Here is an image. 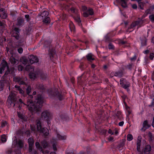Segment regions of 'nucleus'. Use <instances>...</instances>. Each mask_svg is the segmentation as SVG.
I'll return each mask as SVG.
<instances>
[{"label": "nucleus", "mask_w": 154, "mask_h": 154, "mask_svg": "<svg viewBox=\"0 0 154 154\" xmlns=\"http://www.w3.org/2000/svg\"><path fill=\"white\" fill-rule=\"evenodd\" d=\"M0 17L3 19H5L7 17L6 14L4 11V9L2 8H1L0 10Z\"/></svg>", "instance_id": "nucleus-26"}, {"label": "nucleus", "mask_w": 154, "mask_h": 154, "mask_svg": "<svg viewBox=\"0 0 154 154\" xmlns=\"http://www.w3.org/2000/svg\"><path fill=\"white\" fill-rule=\"evenodd\" d=\"M126 43H127V42H126L125 41H123L122 40H121L119 42V43L120 44H121L122 45L125 44Z\"/></svg>", "instance_id": "nucleus-62"}, {"label": "nucleus", "mask_w": 154, "mask_h": 154, "mask_svg": "<svg viewBox=\"0 0 154 154\" xmlns=\"http://www.w3.org/2000/svg\"><path fill=\"white\" fill-rule=\"evenodd\" d=\"M4 86L3 83L1 82H0V91L2 90Z\"/></svg>", "instance_id": "nucleus-60"}, {"label": "nucleus", "mask_w": 154, "mask_h": 154, "mask_svg": "<svg viewBox=\"0 0 154 154\" xmlns=\"http://www.w3.org/2000/svg\"><path fill=\"white\" fill-rule=\"evenodd\" d=\"M149 18L150 20L152 22L154 23V14H152L150 15L149 17Z\"/></svg>", "instance_id": "nucleus-53"}, {"label": "nucleus", "mask_w": 154, "mask_h": 154, "mask_svg": "<svg viewBox=\"0 0 154 154\" xmlns=\"http://www.w3.org/2000/svg\"><path fill=\"white\" fill-rule=\"evenodd\" d=\"M119 2L123 8H125L127 7V0H119Z\"/></svg>", "instance_id": "nucleus-29"}, {"label": "nucleus", "mask_w": 154, "mask_h": 154, "mask_svg": "<svg viewBox=\"0 0 154 154\" xmlns=\"http://www.w3.org/2000/svg\"><path fill=\"white\" fill-rule=\"evenodd\" d=\"M138 9L141 10L143 9L144 4L143 3L141 2V0L140 2H138Z\"/></svg>", "instance_id": "nucleus-38"}, {"label": "nucleus", "mask_w": 154, "mask_h": 154, "mask_svg": "<svg viewBox=\"0 0 154 154\" xmlns=\"http://www.w3.org/2000/svg\"><path fill=\"white\" fill-rule=\"evenodd\" d=\"M132 63H129L128 65L125 66V67L126 69H127L130 70H131L132 68Z\"/></svg>", "instance_id": "nucleus-45"}, {"label": "nucleus", "mask_w": 154, "mask_h": 154, "mask_svg": "<svg viewBox=\"0 0 154 154\" xmlns=\"http://www.w3.org/2000/svg\"><path fill=\"white\" fill-rule=\"evenodd\" d=\"M92 56L93 55L91 53L88 54L86 55L87 59L88 61L91 62L92 61L94 60V59L93 57Z\"/></svg>", "instance_id": "nucleus-32"}, {"label": "nucleus", "mask_w": 154, "mask_h": 154, "mask_svg": "<svg viewBox=\"0 0 154 154\" xmlns=\"http://www.w3.org/2000/svg\"><path fill=\"white\" fill-rule=\"evenodd\" d=\"M60 117L61 119L64 120H67L68 118L67 116L64 113L60 114Z\"/></svg>", "instance_id": "nucleus-35"}, {"label": "nucleus", "mask_w": 154, "mask_h": 154, "mask_svg": "<svg viewBox=\"0 0 154 154\" xmlns=\"http://www.w3.org/2000/svg\"><path fill=\"white\" fill-rule=\"evenodd\" d=\"M47 76V74L44 72H42L40 74L41 78L43 80H46Z\"/></svg>", "instance_id": "nucleus-40"}, {"label": "nucleus", "mask_w": 154, "mask_h": 154, "mask_svg": "<svg viewBox=\"0 0 154 154\" xmlns=\"http://www.w3.org/2000/svg\"><path fill=\"white\" fill-rule=\"evenodd\" d=\"M124 122L123 121H122L120 122L119 123L118 125L120 126H122L124 124Z\"/></svg>", "instance_id": "nucleus-63"}, {"label": "nucleus", "mask_w": 154, "mask_h": 154, "mask_svg": "<svg viewBox=\"0 0 154 154\" xmlns=\"http://www.w3.org/2000/svg\"><path fill=\"white\" fill-rule=\"evenodd\" d=\"M56 133L57 134V137L59 140H65L66 138V135H61L60 134L59 132L57 131Z\"/></svg>", "instance_id": "nucleus-25"}, {"label": "nucleus", "mask_w": 154, "mask_h": 154, "mask_svg": "<svg viewBox=\"0 0 154 154\" xmlns=\"http://www.w3.org/2000/svg\"><path fill=\"white\" fill-rule=\"evenodd\" d=\"M17 98L16 96L13 94H10L7 101V104L8 107L11 106L14 107L16 103H20V104L23 103V102L21 99H19L18 101L17 102Z\"/></svg>", "instance_id": "nucleus-4"}, {"label": "nucleus", "mask_w": 154, "mask_h": 154, "mask_svg": "<svg viewBox=\"0 0 154 154\" xmlns=\"http://www.w3.org/2000/svg\"><path fill=\"white\" fill-rule=\"evenodd\" d=\"M86 149V152L81 151L78 154H91V153L90 152V148L89 147H87Z\"/></svg>", "instance_id": "nucleus-33"}, {"label": "nucleus", "mask_w": 154, "mask_h": 154, "mask_svg": "<svg viewBox=\"0 0 154 154\" xmlns=\"http://www.w3.org/2000/svg\"><path fill=\"white\" fill-rule=\"evenodd\" d=\"M17 51L19 53L21 54L23 52V49L22 48L20 47L18 48Z\"/></svg>", "instance_id": "nucleus-61"}, {"label": "nucleus", "mask_w": 154, "mask_h": 154, "mask_svg": "<svg viewBox=\"0 0 154 154\" xmlns=\"http://www.w3.org/2000/svg\"><path fill=\"white\" fill-rule=\"evenodd\" d=\"M113 35H111V33H109L106 35L105 37V40L106 42L109 43L111 42L112 41V37L113 36Z\"/></svg>", "instance_id": "nucleus-22"}, {"label": "nucleus", "mask_w": 154, "mask_h": 154, "mask_svg": "<svg viewBox=\"0 0 154 154\" xmlns=\"http://www.w3.org/2000/svg\"><path fill=\"white\" fill-rule=\"evenodd\" d=\"M32 69V68L31 66L30 65H27L25 68L26 70L27 71H30L31 69Z\"/></svg>", "instance_id": "nucleus-54"}, {"label": "nucleus", "mask_w": 154, "mask_h": 154, "mask_svg": "<svg viewBox=\"0 0 154 154\" xmlns=\"http://www.w3.org/2000/svg\"><path fill=\"white\" fill-rule=\"evenodd\" d=\"M87 74L86 73L84 72L81 76L78 78V82L79 85H83L87 82Z\"/></svg>", "instance_id": "nucleus-15"}, {"label": "nucleus", "mask_w": 154, "mask_h": 154, "mask_svg": "<svg viewBox=\"0 0 154 154\" xmlns=\"http://www.w3.org/2000/svg\"><path fill=\"white\" fill-rule=\"evenodd\" d=\"M154 13V5L150 6L149 8L147 9L145 12V14L147 16L149 14Z\"/></svg>", "instance_id": "nucleus-21"}, {"label": "nucleus", "mask_w": 154, "mask_h": 154, "mask_svg": "<svg viewBox=\"0 0 154 154\" xmlns=\"http://www.w3.org/2000/svg\"><path fill=\"white\" fill-rule=\"evenodd\" d=\"M6 154H11L13 152V150L11 149H8L6 150Z\"/></svg>", "instance_id": "nucleus-52"}, {"label": "nucleus", "mask_w": 154, "mask_h": 154, "mask_svg": "<svg viewBox=\"0 0 154 154\" xmlns=\"http://www.w3.org/2000/svg\"><path fill=\"white\" fill-rule=\"evenodd\" d=\"M36 147L39 150L41 151L43 153H44L45 150L43 148L45 149L48 146V144L47 142L45 140L42 142L41 146L40 145L38 142H36L35 143Z\"/></svg>", "instance_id": "nucleus-13"}, {"label": "nucleus", "mask_w": 154, "mask_h": 154, "mask_svg": "<svg viewBox=\"0 0 154 154\" xmlns=\"http://www.w3.org/2000/svg\"><path fill=\"white\" fill-rule=\"evenodd\" d=\"M151 147L149 145H147L146 146L144 150V154H149L151 150Z\"/></svg>", "instance_id": "nucleus-24"}, {"label": "nucleus", "mask_w": 154, "mask_h": 154, "mask_svg": "<svg viewBox=\"0 0 154 154\" xmlns=\"http://www.w3.org/2000/svg\"><path fill=\"white\" fill-rule=\"evenodd\" d=\"M25 17L26 19V20L27 22H29L30 21V18L29 17V14H26L25 15Z\"/></svg>", "instance_id": "nucleus-55"}, {"label": "nucleus", "mask_w": 154, "mask_h": 154, "mask_svg": "<svg viewBox=\"0 0 154 154\" xmlns=\"http://www.w3.org/2000/svg\"><path fill=\"white\" fill-rule=\"evenodd\" d=\"M12 73V69L9 67L8 68L6 69V70L5 71V73L4 75L2 76V78L4 80L7 79V77H8V75L9 74H10Z\"/></svg>", "instance_id": "nucleus-20"}, {"label": "nucleus", "mask_w": 154, "mask_h": 154, "mask_svg": "<svg viewBox=\"0 0 154 154\" xmlns=\"http://www.w3.org/2000/svg\"><path fill=\"white\" fill-rule=\"evenodd\" d=\"M20 31L21 29L19 28L16 27L14 28H12L11 33V36L13 37L14 38L17 40H19V42L20 43H22L23 42L21 40H20Z\"/></svg>", "instance_id": "nucleus-6"}, {"label": "nucleus", "mask_w": 154, "mask_h": 154, "mask_svg": "<svg viewBox=\"0 0 154 154\" xmlns=\"http://www.w3.org/2000/svg\"><path fill=\"white\" fill-rule=\"evenodd\" d=\"M12 146L13 147L17 148L18 150H20L24 146V142L20 139L17 140L15 138L12 142Z\"/></svg>", "instance_id": "nucleus-10"}, {"label": "nucleus", "mask_w": 154, "mask_h": 154, "mask_svg": "<svg viewBox=\"0 0 154 154\" xmlns=\"http://www.w3.org/2000/svg\"><path fill=\"white\" fill-rule=\"evenodd\" d=\"M14 81L20 85H24V90L20 86L16 85L15 88H17L20 94L24 97H27V104L28 108L30 111L38 112L41 110L43 103V99L41 94L37 95L34 102L33 96L29 94L31 92L32 88L31 86L27 83V79L26 77L16 76L14 78Z\"/></svg>", "instance_id": "nucleus-1"}, {"label": "nucleus", "mask_w": 154, "mask_h": 154, "mask_svg": "<svg viewBox=\"0 0 154 154\" xmlns=\"http://www.w3.org/2000/svg\"><path fill=\"white\" fill-rule=\"evenodd\" d=\"M57 143L56 142H53L52 143V147L53 150L54 151H56L57 150V148L56 146Z\"/></svg>", "instance_id": "nucleus-47"}, {"label": "nucleus", "mask_w": 154, "mask_h": 154, "mask_svg": "<svg viewBox=\"0 0 154 154\" xmlns=\"http://www.w3.org/2000/svg\"><path fill=\"white\" fill-rule=\"evenodd\" d=\"M109 65L108 64V65H104L103 66V70H104V71H105L106 70L109 66Z\"/></svg>", "instance_id": "nucleus-56"}, {"label": "nucleus", "mask_w": 154, "mask_h": 154, "mask_svg": "<svg viewBox=\"0 0 154 154\" xmlns=\"http://www.w3.org/2000/svg\"><path fill=\"white\" fill-rule=\"evenodd\" d=\"M25 134V131L21 129H19L16 132V134L20 136H23Z\"/></svg>", "instance_id": "nucleus-34"}, {"label": "nucleus", "mask_w": 154, "mask_h": 154, "mask_svg": "<svg viewBox=\"0 0 154 154\" xmlns=\"http://www.w3.org/2000/svg\"><path fill=\"white\" fill-rule=\"evenodd\" d=\"M120 84L122 88L127 90V91H130L129 87L131 86V83L126 79L122 78L119 81Z\"/></svg>", "instance_id": "nucleus-8"}, {"label": "nucleus", "mask_w": 154, "mask_h": 154, "mask_svg": "<svg viewBox=\"0 0 154 154\" xmlns=\"http://www.w3.org/2000/svg\"><path fill=\"white\" fill-rule=\"evenodd\" d=\"M23 68V66L21 65H18V70L19 71H21Z\"/></svg>", "instance_id": "nucleus-59"}, {"label": "nucleus", "mask_w": 154, "mask_h": 154, "mask_svg": "<svg viewBox=\"0 0 154 154\" xmlns=\"http://www.w3.org/2000/svg\"><path fill=\"white\" fill-rule=\"evenodd\" d=\"M41 117L43 120L46 121L48 125H49V122L51 119L50 113L48 110L43 111L41 114Z\"/></svg>", "instance_id": "nucleus-14"}, {"label": "nucleus", "mask_w": 154, "mask_h": 154, "mask_svg": "<svg viewBox=\"0 0 154 154\" xmlns=\"http://www.w3.org/2000/svg\"><path fill=\"white\" fill-rule=\"evenodd\" d=\"M133 139V137L131 134H128L127 136V140L129 141H131Z\"/></svg>", "instance_id": "nucleus-48"}, {"label": "nucleus", "mask_w": 154, "mask_h": 154, "mask_svg": "<svg viewBox=\"0 0 154 154\" xmlns=\"http://www.w3.org/2000/svg\"><path fill=\"white\" fill-rule=\"evenodd\" d=\"M82 10L83 11V16L85 17H87L89 15H92L94 14L93 9L91 8H88L86 6H82Z\"/></svg>", "instance_id": "nucleus-12"}, {"label": "nucleus", "mask_w": 154, "mask_h": 154, "mask_svg": "<svg viewBox=\"0 0 154 154\" xmlns=\"http://www.w3.org/2000/svg\"><path fill=\"white\" fill-rule=\"evenodd\" d=\"M86 66L83 62H81L80 63L79 68L82 70H83L86 68Z\"/></svg>", "instance_id": "nucleus-41"}, {"label": "nucleus", "mask_w": 154, "mask_h": 154, "mask_svg": "<svg viewBox=\"0 0 154 154\" xmlns=\"http://www.w3.org/2000/svg\"><path fill=\"white\" fill-rule=\"evenodd\" d=\"M51 94L53 97H56L60 101H62L64 99V94L57 89H55L54 91L51 92Z\"/></svg>", "instance_id": "nucleus-11"}, {"label": "nucleus", "mask_w": 154, "mask_h": 154, "mask_svg": "<svg viewBox=\"0 0 154 154\" xmlns=\"http://www.w3.org/2000/svg\"><path fill=\"white\" fill-rule=\"evenodd\" d=\"M29 77L30 79L34 80L36 78V74L33 72H31L29 73Z\"/></svg>", "instance_id": "nucleus-36"}, {"label": "nucleus", "mask_w": 154, "mask_h": 154, "mask_svg": "<svg viewBox=\"0 0 154 154\" xmlns=\"http://www.w3.org/2000/svg\"><path fill=\"white\" fill-rule=\"evenodd\" d=\"M30 63L32 64L34 63H37L38 62L39 59L37 56L33 55H30L29 57Z\"/></svg>", "instance_id": "nucleus-17"}, {"label": "nucleus", "mask_w": 154, "mask_h": 154, "mask_svg": "<svg viewBox=\"0 0 154 154\" xmlns=\"http://www.w3.org/2000/svg\"><path fill=\"white\" fill-rule=\"evenodd\" d=\"M109 77L112 78L114 76H116V72L115 71L112 72L109 75Z\"/></svg>", "instance_id": "nucleus-50"}, {"label": "nucleus", "mask_w": 154, "mask_h": 154, "mask_svg": "<svg viewBox=\"0 0 154 154\" xmlns=\"http://www.w3.org/2000/svg\"><path fill=\"white\" fill-rule=\"evenodd\" d=\"M124 145L125 144L123 142L120 143V144H119L117 146V147L118 149L121 150L122 148L124 146Z\"/></svg>", "instance_id": "nucleus-44"}, {"label": "nucleus", "mask_w": 154, "mask_h": 154, "mask_svg": "<svg viewBox=\"0 0 154 154\" xmlns=\"http://www.w3.org/2000/svg\"><path fill=\"white\" fill-rule=\"evenodd\" d=\"M51 41L50 39L45 40L44 43V47L45 48H49L48 55L49 56L50 60L53 61L54 59H57V57L55 48L51 44Z\"/></svg>", "instance_id": "nucleus-2"}, {"label": "nucleus", "mask_w": 154, "mask_h": 154, "mask_svg": "<svg viewBox=\"0 0 154 154\" xmlns=\"http://www.w3.org/2000/svg\"><path fill=\"white\" fill-rule=\"evenodd\" d=\"M11 63L13 65H17L19 63V60L13 57H11L10 59Z\"/></svg>", "instance_id": "nucleus-23"}, {"label": "nucleus", "mask_w": 154, "mask_h": 154, "mask_svg": "<svg viewBox=\"0 0 154 154\" xmlns=\"http://www.w3.org/2000/svg\"><path fill=\"white\" fill-rule=\"evenodd\" d=\"M140 40L142 46H146L147 45V39L145 37L140 38Z\"/></svg>", "instance_id": "nucleus-27"}, {"label": "nucleus", "mask_w": 154, "mask_h": 154, "mask_svg": "<svg viewBox=\"0 0 154 154\" xmlns=\"http://www.w3.org/2000/svg\"><path fill=\"white\" fill-rule=\"evenodd\" d=\"M108 47L109 49H114V46L111 42L109 43Z\"/></svg>", "instance_id": "nucleus-49"}, {"label": "nucleus", "mask_w": 154, "mask_h": 154, "mask_svg": "<svg viewBox=\"0 0 154 154\" xmlns=\"http://www.w3.org/2000/svg\"><path fill=\"white\" fill-rule=\"evenodd\" d=\"M116 115L118 119L120 120H122V112L120 111H118L116 114Z\"/></svg>", "instance_id": "nucleus-39"}, {"label": "nucleus", "mask_w": 154, "mask_h": 154, "mask_svg": "<svg viewBox=\"0 0 154 154\" xmlns=\"http://www.w3.org/2000/svg\"><path fill=\"white\" fill-rule=\"evenodd\" d=\"M125 109L127 112L128 114V115H130L131 113V110L130 109V107L129 106H128L127 105L126 106H125Z\"/></svg>", "instance_id": "nucleus-42"}, {"label": "nucleus", "mask_w": 154, "mask_h": 154, "mask_svg": "<svg viewBox=\"0 0 154 154\" xmlns=\"http://www.w3.org/2000/svg\"><path fill=\"white\" fill-rule=\"evenodd\" d=\"M7 138L5 134H3L0 137V142L1 143H5L6 142Z\"/></svg>", "instance_id": "nucleus-31"}, {"label": "nucleus", "mask_w": 154, "mask_h": 154, "mask_svg": "<svg viewBox=\"0 0 154 154\" xmlns=\"http://www.w3.org/2000/svg\"><path fill=\"white\" fill-rule=\"evenodd\" d=\"M38 16L42 20V22L44 24L48 25L51 22L50 15L48 11L43 10L40 12L38 14Z\"/></svg>", "instance_id": "nucleus-3"}, {"label": "nucleus", "mask_w": 154, "mask_h": 154, "mask_svg": "<svg viewBox=\"0 0 154 154\" xmlns=\"http://www.w3.org/2000/svg\"><path fill=\"white\" fill-rule=\"evenodd\" d=\"M116 72V77L121 78L124 75L123 72L122 70H120Z\"/></svg>", "instance_id": "nucleus-28"}, {"label": "nucleus", "mask_w": 154, "mask_h": 154, "mask_svg": "<svg viewBox=\"0 0 154 154\" xmlns=\"http://www.w3.org/2000/svg\"><path fill=\"white\" fill-rule=\"evenodd\" d=\"M28 141L29 145H31V146L34 145V141L33 138H29L28 140Z\"/></svg>", "instance_id": "nucleus-37"}, {"label": "nucleus", "mask_w": 154, "mask_h": 154, "mask_svg": "<svg viewBox=\"0 0 154 154\" xmlns=\"http://www.w3.org/2000/svg\"><path fill=\"white\" fill-rule=\"evenodd\" d=\"M70 10L71 12L74 13L76 15L73 17V18L76 23L79 26H81L82 25V21L81 20L79 14H77L78 10L74 7L72 6L70 8Z\"/></svg>", "instance_id": "nucleus-7"}, {"label": "nucleus", "mask_w": 154, "mask_h": 154, "mask_svg": "<svg viewBox=\"0 0 154 154\" xmlns=\"http://www.w3.org/2000/svg\"><path fill=\"white\" fill-rule=\"evenodd\" d=\"M154 57V53H150L149 54V58L150 60H152Z\"/></svg>", "instance_id": "nucleus-58"}, {"label": "nucleus", "mask_w": 154, "mask_h": 154, "mask_svg": "<svg viewBox=\"0 0 154 154\" xmlns=\"http://www.w3.org/2000/svg\"><path fill=\"white\" fill-rule=\"evenodd\" d=\"M7 124H8V123L6 121H3L2 122L1 127L2 128H3L4 127H5L6 125H7Z\"/></svg>", "instance_id": "nucleus-51"}, {"label": "nucleus", "mask_w": 154, "mask_h": 154, "mask_svg": "<svg viewBox=\"0 0 154 154\" xmlns=\"http://www.w3.org/2000/svg\"><path fill=\"white\" fill-rule=\"evenodd\" d=\"M18 117L22 120V121L25 122L26 121V119L24 117V116L21 114H18Z\"/></svg>", "instance_id": "nucleus-43"}, {"label": "nucleus", "mask_w": 154, "mask_h": 154, "mask_svg": "<svg viewBox=\"0 0 154 154\" xmlns=\"http://www.w3.org/2000/svg\"><path fill=\"white\" fill-rule=\"evenodd\" d=\"M33 146L29 145V152L33 154V152L36 151L35 150H33Z\"/></svg>", "instance_id": "nucleus-46"}, {"label": "nucleus", "mask_w": 154, "mask_h": 154, "mask_svg": "<svg viewBox=\"0 0 154 154\" xmlns=\"http://www.w3.org/2000/svg\"><path fill=\"white\" fill-rule=\"evenodd\" d=\"M143 20L142 18H139L136 21L133 22L130 26L128 28V32H131L133 31L134 28H135L136 26L139 25L141 27L143 23Z\"/></svg>", "instance_id": "nucleus-9"}, {"label": "nucleus", "mask_w": 154, "mask_h": 154, "mask_svg": "<svg viewBox=\"0 0 154 154\" xmlns=\"http://www.w3.org/2000/svg\"><path fill=\"white\" fill-rule=\"evenodd\" d=\"M151 126L150 125L148 124L147 120H145L143 124V127L141 128V130L143 131H145L146 130Z\"/></svg>", "instance_id": "nucleus-19"}, {"label": "nucleus", "mask_w": 154, "mask_h": 154, "mask_svg": "<svg viewBox=\"0 0 154 154\" xmlns=\"http://www.w3.org/2000/svg\"><path fill=\"white\" fill-rule=\"evenodd\" d=\"M17 25L20 27H22L24 25V20L21 17H18L17 20Z\"/></svg>", "instance_id": "nucleus-18"}, {"label": "nucleus", "mask_w": 154, "mask_h": 154, "mask_svg": "<svg viewBox=\"0 0 154 154\" xmlns=\"http://www.w3.org/2000/svg\"><path fill=\"white\" fill-rule=\"evenodd\" d=\"M69 27L71 32L74 33L75 32V27L73 23L71 21L69 23Z\"/></svg>", "instance_id": "nucleus-30"}, {"label": "nucleus", "mask_w": 154, "mask_h": 154, "mask_svg": "<svg viewBox=\"0 0 154 154\" xmlns=\"http://www.w3.org/2000/svg\"><path fill=\"white\" fill-rule=\"evenodd\" d=\"M154 100V99H153V101L151 103V105H149V106L150 107H152L153 108V110L154 111V101H153V100Z\"/></svg>", "instance_id": "nucleus-64"}, {"label": "nucleus", "mask_w": 154, "mask_h": 154, "mask_svg": "<svg viewBox=\"0 0 154 154\" xmlns=\"http://www.w3.org/2000/svg\"><path fill=\"white\" fill-rule=\"evenodd\" d=\"M66 154H75L72 150H69L67 149L66 151Z\"/></svg>", "instance_id": "nucleus-57"}, {"label": "nucleus", "mask_w": 154, "mask_h": 154, "mask_svg": "<svg viewBox=\"0 0 154 154\" xmlns=\"http://www.w3.org/2000/svg\"><path fill=\"white\" fill-rule=\"evenodd\" d=\"M9 66L7 62L5 60H3L0 68V74H2L5 69L8 68Z\"/></svg>", "instance_id": "nucleus-16"}, {"label": "nucleus", "mask_w": 154, "mask_h": 154, "mask_svg": "<svg viewBox=\"0 0 154 154\" xmlns=\"http://www.w3.org/2000/svg\"><path fill=\"white\" fill-rule=\"evenodd\" d=\"M37 130L41 134H42L46 138L48 136L49 131L48 129L46 128H42L41 121L37 120L36 121Z\"/></svg>", "instance_id": "nucleus-5"}]
</instances>
